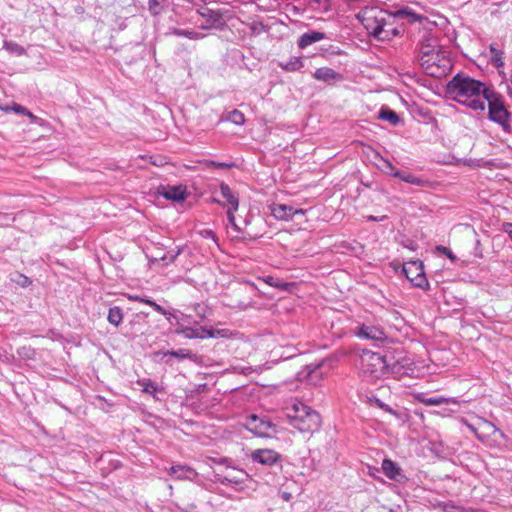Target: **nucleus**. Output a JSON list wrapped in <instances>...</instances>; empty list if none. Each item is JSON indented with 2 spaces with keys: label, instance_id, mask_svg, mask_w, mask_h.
<instances>
[{
  "label": "nucleus",
  "instance_id": "412c9836",
  "mask_svg": "<svg viewBox=\"0 0 512 512\" xmlns=\"http://www.w3.org/2000/svg\"><path fill=\"white\" fill-rule=\"evenodd\" d=\"M178 333H181L185 338H188V339H194V338H199V339H205L207 338V329L206 328H184L180 331H178Z\"/></svg>",
  "mask_w": 512,
  "mask_h": 512
},
{
  "label": "nucleus",
  "instance_id": "f8f14e48",
  "mask_svg": "<svg viewBox=\"0 0 512 512\" xmlns=\"http://www.w3.org/2000/svg\"><path fill=\"white\" fill-rule=\"evenodd\" d=\"M269 208L271 215L277 220L290 221L293 219V207L289 205L273 203Z\"/></svg>",
  "mask_w": 512,
  "mask_h": 512
},
{
  "label": "nucleus",
  "instance_id": "864d4df0",
  "mask_svg": "<svg viewBox=\"0 0 512 512\" xmlns=\"http://www.w3.org/2000/svg\"><path fill=\"white\" fill-rule=\"evenodd\" d=\"M404 374H407V375H413L414 374V370L412 368H407L404 372Z\"/></svg>",
  "mask_w": 512,
  "mask_h": 512
},
{
  "label": "nucleus",
  "instance_id": "e433bc0d",
  "mask_svg": "<svg viewBox=\"0 0 512 512\" xmlns=\"http://www.w3.org/2000/svg\"><path fill=\"white\" fill-rule=\"evenodd\" d=\"M164 0H149V11L153 15H158L162 10V3Z\"/></svg>",
  "mask_w": 512,
  "mask_h": 512
},
{
  "label": "nucleus",
  "instance_id": "39448f33",
  "mask_svg": "<svg viewBox=\"0 0 512 512\" xmlns=\"http://www.w3.org/2000/svg\"><path fill=\"white\" fill-rule=\"evenodd\" d=\"M400 362L389 365L384 356L372 351H363L360 355L359 368L364 377L369 380L380 379L386 374H399Z\"/></svg>",
  "mask_w": 512,
  "mask_h": 512
},
{
  "label": "nucleus",
  "instance_id": "9d476101",
  "mask_svg": "<svg viewBox=\"0 0 512 512\" xmlns=\"http://www.w3.org/2000/svg\"><path fill=\"white\" fill-rule=\"evenodd\" d=\"M166 471L176 480L196 481L199 475L193 467L186 464L172 465Z\"/></svg>",
  "mask_w": 512,
  "mask_h": 512
},
{
  "label": "nucleus",
  "instance_id": "6e6d98bb",
  "mask_svg": "<svg viewBox=\"0 0 512 512\" xmlns=\"http://www.w3.org/2000/svg\"><path fill=\"white\" fill-rule=\"evenodd\" d=\"M316 2H320L321 0H315Z\"/></svg>",
  "mask_w": 512,
  "mask_h": 512
},
{
  "label": "nucleus",
  "instance_id": "473e14b6",
  "mask_svg": "<svg viewBox=\"0 0 512 512\" xmlns=\"http://www.w3.org/2000/svg\"><path fill=\"white\" fill-rule=\"evenodd\" d=\"M207 338H230L234 334L229 329H207Z\"/></svg>",
  "mask_w": 512,
  "mask_h": 512
},
{
  "label": "nucleus",
  "instance_id": "2f4dec72",
  "mask_svg": "<svg viewBox=\"0 0 512 512\" xmlns=\"http://www.w3.org/2000/svg\"><path fill=\"white\" fill-rule=\"evenodd\" d=\"M226 121H229L235 125L242 126L245 124V116L244 114L235 109L228 113L227 117L225 118Z\"/></svg>",
  "mask_w": 512,
  "mask_h": 512
},
{
  "label": "nucleus",
  "instance_id": "f257e3e1",
  "mask_svg": "<svg viewBox=\"0 0 512 512\" xmlns=\"http://www.w3.org/2000/svg\"><path fill=\"white\" fill-rule=\"evenodd\" d=\"M489 89L479 80L456 75L448 84L449 95L458 103L475 111L484 110L485 92Z\"/></svg>",
  "mask_w": 512,
  "mask_h": 512
},
{
  "label": "nucleus",
  "instance_id": "c756f323",
  "mask_svg": "<svg viewBox=\"0 0 512 512\" xmlns=\"http://www.w3.org/2000/svg\"><path fill=\"white\" fill-rule=\"evenodd\" d=\"M3 48L11 54L22 56L26 54V50L23 46L13 41H4Z\"/></svg>",
  "mask_w": 512,
  "mask_h": 512
},
{
  "label": "nucleus",
  "instance_id": "5701e85b",
  "mask_svg": "<svg viewBox=\"0 0 512 512\" xmlns=\"http://www.w3.org/2000/svg\"><path fill=\"white\" fill-rule=\"evenodd\" d=\"M227 216H228V221H229V224H230V229L232 230V232H231L232 237H234V238H243L244 236H242V235H243L244 231L236 223L234 212L232 210H228L227 211Z\"/></svg>",
  "mask_w": 512,
  "mask_h": 512
},
{
  "label": "nucleus",
  "instance_id": "a211bd4d",
  "mask_svg": "<svg viewBox=\"0 0 512 512\" xmlns=\"http://www.w3.org/2000/svg\"><path fill=\"white\" fill-rule=\"evenodd\" d=\"M220 191L222 196L227 200V202L231 205V208L229 210H232L233 212L238 210L239 207V200L238 198L232 193V190L226 183L220 184Z\"/></svg>",
  "mask_w": 512,
  "mask_h": 512
},
{
  "label": "nucleus",
  "instance_id": "cd10ccee",
  "mask_svg": "<svg viewBox=\"0 0 512 512\" xmlns=\"http://www.w3.org/2000/svg\"><path fill=\"white\" fill-rule=\"evenodd\" d=\"M489 49L492 54V57H491L492 64L497 68H503L504 67L503 52L498 50L494 44H491Z\"/></svg>",
  "mask_w": 512,
  "mask_h": 512
},
{
  "label": "nucleus",
  "instance_id": "a18cd8bd",
  "mask_svg": "<svg viewBox=\"0 0 512 512\" xmlns=\"http://www.w3.org/2000/svg\"><path fill=\"white\" fill-rule=\"evenodd\" d=\"M502 229L512 240V223H510V222L503 223Z\"/></svg>",
  "mask_w": 512,
  "mask_h": 512
},
{
  "label": "nucleus",
  "instance_id": "4be33fe9",
  "mask_svg": "<svg viewBox=\"0 0 512 512\" xmlns=\"http://www.w3.org/2000/svg\"><path fill=\"white\" fill-rule=\"evenodd\" d=\"M382 471L390 479H396L399 475V468L390 459H384L382 462Z\"/></svg>",
  "mask_w": 512,
  "mask_h": 512
},
{
  "label": "nucleus",
  "instance_id": "5fc2aeb1",
  "mask_svg": "<svg viewBox=\"0 0 512 512\" xmlns=\"http://www.w3.org/2000/svg\"><path fill=\"white\" fill-rule=\"evenodd\" d=\"M247 283H248L251 287L256 288V286H255V284H254V283L249 282V281H248Z\"/></svg>",
  "mask_w": 512,
  "mask_h": 512
},
{
  "label": "nucleus",
  "instance_id": "9b49d317",
  "mask_svg": "<svg viewBox=\"0 0 512 512\" xmlns=\"http://www.w3.org/2000/svg\"><path fill=\"white\" fill-rule=\"evenodd\" d=\"M357 335L360 338L373 341H385L387 339L385 331L381 327L374 325H361L358 329Z\"/></svg>",
  "mask_w": 512,
  "mask_h": 512
},
{
  "label": "nucleus",
  "instance_id": "393cba45",
  "mask_svg": "<svg viewBox=\"0 0 512 512\" xmlns=\"http://www.w3.org/2000/svg\"><path fill=\"white\" fill-rule=\"evenodd\" d=\"M107 320L110 324L118 326L123 320V313L120 307H112L108 311Z\"/></svg>",
  "mask_w": 512,
  "mask_h": 512
},
{
  "label": "nucleus",
  "instance_id": "603ef678",
  "mask_svg": "<svg viewBox=\"0 0 512 512\" xmlns=\"http://www.w3.org/2000/svg\"><path fill=\"white\" fill-rule=\"evenodd\" d=\"M251 306V302H248V303H239L238 307L241 308V309H247L248 307Z\"/></svg>",
  "mask_w": 512,
  "mask_h": 512
},
{
  "label": "nucleus",
  "instance_id": "ea45409f",
  "mask_svg": "<svg viewBox=\"0 0 512 512\" xmlns=\"http://www.w3.org/2000/svg\"><path fill=\"white\" fill-rule=\"evenodd\" d=\"M18 354L22 357L33 358L35 352L31 348L22 347L21 349L18 350Z\"/></svg>",
  "mask_w": 512,
  "mask_h": 512
},
{
  "label": "nucleus",
  "instance_id": "20e7f679",
  "mask_svg": "<svg viewBox=\"0 0 512 512\" xmlns=\"http://www.w3.org/2000/svg\"><path fill=\"white\" fill-rule=\"evenodd\" d=\"M289 423L300 433H315L321 427L319 413L302 402H294L287 408Z\"/></svg>",
  "mask_w": 512,
  "mask_h": 512
},
{
  "label": "nucleus",
  "instance_id": "423d86ee",
  "mask_svg": "<svg viewBox=\"0 0 512 512\" xmlns=\"http://www.w3.org/2000/svg\"><path fill=\"white\" fill-rule=\"evenodd\" d=\"M484 101L488 103L490 120L498 123L505 131H508L510 128L509 113L502 97L490 89L485 92Z\"/></svg>",
  "mask_w": 512,
  "mask_h": 512
},
{
  "label": "nucleus",
  "instance_id": "c85d7f7f",
  "mask_svg": "<svg viewBox=\"0 0 512 512\" xmlns=\"http://www.w3.org/2000/svg\"><path fill=\"white\" fill-rule=\"evenodd\" d=\"M258 279L263 281L267 285H269L271 287L278 288L280 290H288L290 288V286L292 285L291 283L278 281L272 276L259 277Z\"/></svg>",
  "mask_w": 512,
  "mask_h": 512
},
{
  "label": "nucleus",
  "instance_id": "3c124183",
  "mask_svg": "<svg viewBox=\"0 0 512 512\" xmlns=\"http://www.w3.org/2000/svg\"><path fill=\"white\" fill-rule=\"evenodd\" d=\"M205 233L208 237H211L215 242L217 241L216 235L214 234L213 231L209 230V231H205Z\"/></svg>",
  "mask_w": 512,
  "mask_h": 512
},
{
  "label": "nucleus",
  "instance_id": "58836bf2",
  "mask_svg": "<svg viewBox=\"0 0 512 512\" xmlns=\"http://www.w3.org/2000/svg\"><path fill=\"white\" fill-rule=\"evenodd\" d=\"M169 355L174 356L179 359H185L190 357V351L186 349H180L178 351H170L168 352Z\"/></svg>",
  "mask_w": 512,
  "mask_h": 512
},
{
  "label": "nucleus",
  "instance_id": "b1692460",
  "mask_svg": "<svg viewBox=\"0 0 512 512\" xmlns=\"http://www.w3.org/2000/svg\"><path fill=\"white\" fill-rule=\"evenodd\" d=\"M391 175L396 177V178L401 179L402 181H404L406 183H410V184H413V185L420 186V185L423 184V180H421L420 178L415 177L414 175H412L410 173H403V172H400V171H395V172H391Z\"/></svg>",
  "mask_w": 512,
  "mask_h": 512
},
{
  "label": "nucleus",
  "instance_id": "37998d69",
  "mask_svg": "<svg viewBox=\"0 0 512 512\" xmlns=\"http://www.w3.org/2000/svg\"><path fill=\"white\" fill-rule=\"evenodd\" d=\"M377 402H378L379 407L381 409H383L385 412H387L395 417L399 416L398 413L394 409H392L389 405H387L379 400Z\"/></svg>",
  "mask_w": 512,
  "mask_h": 512
},
{
  "label": "nucleus",
  "instance_id": "f3484780",
  "mask_svg": "<svg viewBox=\"0 0 512 512\" xmlns=\"http://www.w3.org/2000/svg\"><path fill=\"white\" fill-rule=\"evenodd\" d=\"M127 299L130 300V301H134V302H140V303H144L146 305H149L151 306L156 312L160 313L161 315L163 316H170L171 314L166 311L161 305L157 304L156 302L152 301L151 299L147 298V297H142L140 295H131V294H128L127 295Z\"/></svg>",
  "mask_w": 512,
  "mask_h": 512
},
{
  "label": "nucleus",
  "instance_id": "7ed1b4c3",
  "mask_svg": "<svg viewBox=\"0 0 512 512\" xmlns=\"http://www.w3.org/2000/svg\"><path fill=\"white\" fill-rule=\"evenodd\" d=\"M418 49L421 66L430 75H435L441 63L445 61L444 52L442 51L438 38L424 31L419 41Z\"/></svg>",
  "mask_w": 512,
  "mask_h": 512
},
{
  "label": "nucleus",
  "instance_id": "2eb2a0df",
  "mask_svg": "<svg viewBox=\"0 0 512 512\" xmlns=\"http://www.w3.org/2000/svg\"><path fill=\"white\" fill-rule=\"evenodd\" d=\"M249 479V474L242 469H233L222 480V483L239 485Z\"/></svg>",
  "mask_w": 512,
  "mask_h": 512
},
{
  "label": "nucleus",
  "instance_id": "1a4fd4ad",
  "mask_svg": "<svg viewBox=\"0 0 512 512\" xmlns=\"http://www.w3.org/2000/svg\"><path fill=\"white\" fill-rule=\"evenodd\" d=\"M245 427L259 437H266L269 435V431L274 429V425L257 415H251L246 421Z\"/></svg>",
  "mask_w": 512,
  "mask_h": 512
},
{
  "label": "nucleus",
  "instance_id": "ddd939ff",
  "mask_svg": "<svg viewBox=\"0 0 512 512\" xmlns=\"http://www.w3.org/2000/svg\"><path fill=\"white\" fill-rule=\"evenodd\" d=\"M168 200L181 202L186 199V188L183 185L168 186L161 193Z\"/></svg>",
  "mask_w": 512,
  "mask_h": 512
},
{
  "label": "nucleus",
  "instance_id": "6e6552de",
  "mask_svg": "<svg viewBox=\"0 0 512 512\" xmlns=\"http://www.w3.org/2000/svg\"><path fill=\"white\" fill-rule=\"evenodd\" d=\"M281 454L274 449L261 448L255 449L250 454V459L254 463L265 466H273L281 461Z\"/></svg>",
  "mask_w": 512,
  "mask_h": 512
},
{
  "label": "nucleus",
  "instance_id": "a878e982",
  "mask_svg": "<svg viewBox=\"0 0 512 512\" xmlns=\"http://www.w3.org/2000/svg\"><path fill=\"white\" fill-rule=\"evenodd\" d=\"M378 117L383 121H388L394 126L400 122V118L397 113L390 109H381Z\"/></svg>",
  "mask_w": 512,
  "mask_h": 512
},
{
  "label": "nucleus",
  "instance_id": "4c0bfd02",
  "mask_svg": "<svg viewBox=\"0 0 512 512\" xmlns=\"http://www.w3.org/2000/svg\"><path fill=\"white\" fill-rule=\"evenodd\" d=\"M2 110L5 111V112L13 111V112H15L17 114H22V115H25L27 113V111H28L27 108H25L24 106L19 105L17 103H13L10 106L2 108Z\"/></svg>",
  "mask_w": 512,
  "mask_h": 512
},
{
  "label": "nucleus",
  "instance_id": "bb28decb",
  "mask_svg": "<svg viewBox=\"0 0 512 512\" xmlns=\"http://www.w3.org/2000/svg\"><path fill=\"white\" fill-rule=\"evenodd\" d=\"M138 383L142 386V391L144 393L152 395V396H154L157 392L162 390L158 385H156L150 379H143V380L138 381Z\"/></svg>",
  "mask_w": 512,
  "mask_h": 512
},
{
  "label": "nucleus",
  "instance_id": "de8ad7c7",
  "mask_svg": "<svg viewBox=\"0 0 512 512\" xmlns=\"http://www.w3.org/2000/svg\"><path fill=\"white\" fill-rule=\"evenodd\" d=\"M25 116H27L34 123L40 122V119L36 115H34L32 112H30L29 110L27 111Z\"/></svg>",
  "mask_w": 512,
  "mask_h": 512
},
{
  "label": "nucleus",
  "instance_id": "6ab92c4d",
  "mask_svg": "<svg viewBox=\"0 0 512 512\" xmlns=\"http://www.w3.org/2000/svg\"><path fill=\"white\" fill-rule=\"evenodd\" d=\"M416 400L419 401L420 403L426 405V406H436V405H442V404H447V403H450V402H453L455 403L456 401L454 400H451L449 398H445V397H430V398H426L423 396V394L419 393L415 396Z\"/></svg>",
  "mask_w": 512,
  "mask_h": 512
},
{
  "label": "nucleus",
  "instance_id": "49530a36",
  "mask_svg": "<svg viewBox=\"0 0 512 512\" xmlns=\"http://www.w3.org/2000/svg\"><path fill=\"white\" fill-rule=\"evenodd\" d=\"M179 252L175 253V254H170L169 256L168 255H165L161 258L162 261L165 262V264H168V263H171V262H174L176 257L178 256Z\"/></svg>",
  "mask_w": 512,
  "mask_h": 512
},
{
  "label": "nucleus",
  "instance_id": "c9c22d12",
  "mask_svg": "<svg viewBox=\"0 0 512 512\" xmlns=\"http://www.w3.org/2000/svg\"><path fill=\"white\" fill-rule=\"evenodd\" d=\"M172 33L179 37H186L189 39H198L201 34L192 30H184V29H173Z\"/></svg>",
  "mask_w": 512,
  "mask_h": 512
},
{
  "label": "nucleus",
  "instance_id": "4468645a",
  "mask_svg": "<svg viewBox=\"0 0 512 512\" xmlns=\"http://www.w3.org/2000/svg\"><path fill=\"white\" fill-rule=\"evenodd\" d=\"M313 77L318 81L330 82L342 80V76L329 67H321L315 70Z\"/></svg>",
  "mask_w": 512,
  "mask_h": 512
},
{
  "label": "nucleus",
  "instance_id": "8fccbe9b",
  "mask_svg": "<svg viewBox=\"0 0 512 512\" xmlns=\"http://www.w3.org/2000/svg\"><path fill=\"white\" fill-rule=\"evenodd\" d=\"M305 214V210L303 209H294L293 208V216L295 215H304Z\"/></svg>",
  "mask_w": 512,
  "mask_h": 512
},
{
  "label": "nucleus",
  "instance_id": "0eeeda50",
  "mask_svg": "<svg viewBox=\"0 0 512 512\" xmlns=\"http://www.w3.org/2000/svg\"><path fill=\"white\" fill-rule=\"evenodd\" d=\"M403 273L414 286L419 288H426L429 286L422 262L410 261L405 263L403 265Z\"/></svg>",
  "mask_w": 512,
  "mask_h": 512
},
{
  "label": "nucleus",
  "instance_id": "79ce46f5",
  "mask_svg": "<svg viewBox=\"0 0 512 512\" xmlns=\"http://www.w3.org/2000/svg\"><path fill=\"white\" fill-rule=\"evenodd\" d=\"M205 164L208 167H216V168H228L231 167L232 164H227L225 162H216V161H206Z\"/></svg>",
  "mask_w": 512,
  "mask_h": 512
},
{
  "label": "nucleus",
  "instance_id": "aec40b11",
  "mask_svg": "<svg viewBox=\"0 0 512 512\" xmlns=\"http://www.w3.org/2000/svg\"><path fill=\"white\" fill-rule=\"evenodd\" d=\"M279 66L284 71L294 72L300 70L304 66V64L301 57L294 56L291 57L288 61L279 62Z\"/></svg>",
  "mask_w": 512,
  "mask_h": 512
},
{
  "label": "nucleus",
  "instance_id": "09e8293b",
  "mask_svg": "<svg viewBox=\"0 0 512 512\" xmlns=\"http://www.w3.org/2000/svg\"><path fill=\"white\" fill-rule=\"evenodd\" d=\"M291 497H292V496H291V493H289V492H283V493H282V499H283L284 501H289V500L291 499Z\"/></svg>",
  "mask_w": 512,
  "mask_h": 512
},
{
  "label": "nucleus",
  "instance_id": "7c9ffc66",
  "mask_svg": "<svg viewBox=\"0 0 512 512\" xmlns=\"http://www.w3.org/2000/svg\"><path fill=\"white\" fill-rule=\"evenodd\" d=\"M397 16L406 18L410 23L421 21L423 17L409 8H403L397 11Z\"/></svg>",
  "mask_w": 512,
  "mask_h": 512
},
{
  "label": "nucleus",
  "instance_id": "f704fd0d",
  "mask_svg": "<svg viewBox=\"0 0 512 512\" xmlns=\"http://www.w3.org/2000/svg\"><path fill=\"white\" fill-rule=\"evenodd\" d=\"M467 427L475 434L478 440H480L482 443L486 444L490 448H494L497 445L494 442L489 441L488 436L482 433H479L477 428H475L471 424H467Z\"/></svg>",
  "mask_w": 512,
  "mask_h": 512
},
{
  "label": "nucleus",
  "instance_id": "c03bdc74",
  "mask_svg": "<svg viewBox=\"0 0 512 512\" xmlns=\"http://www.w3.org/2000/svg\"><path fill=\"white\" fill-rule=\"evenodd\" d=\"M383 162H384L383 169H384L387 173H389L390 175H391V172L398 171V170H397V169L392 165V163H391L390 161H388V160H385V159H384V160H383Z\"/></svg>",
  "mask_w": 512,
  "mask_h": 512
},
{
  "label": "nucleus",
  "instance_id": "dca6fc26",
  "mask_svg": "<svg viewBox=\"0 0 512 512\" xmlns=\"http://www.w3.org/2000/svg\"><path fill=\"white\" fill-rule=\"evenodd\" d=\"M325 38V34L318 31H310L307 33L302 34L298 39V46L301 49H304L308 47L309 45H312L313 43H316L318 41H321Z\"/></svg>",
  "mask_w": 512,
  "mask_h": 512
},
{
  "label": "nucleus",
  "instance_id": "a19ab883",
  "mask_svg": "<svg viewBox=\"0 0 512 512\" xmlns=\"http://www.w3.org/2000/svg\"><path fill=\"white\" fill-rule=\"evenodd\" d=\"M437 250H438L440 253H442L443 255L447 256V257H448L449 259H451L452 261H454V260H455V258H456V257L454 256V254L452 253V251H451L449 248L445 247V246H438V247H437Z\"/></svg>",
  "mask_w": 512,
  "mask_h": 512
},
{
  "label": "nucleus",
  "instance_id": "72a5a7b5",
  "mask_svg": "<svg viewBox=\"0 0 512 512\" xmlns=\"http://www.w3.org/2000/svg\"><path fill=\"white\" fill-rule=\"evenodd\" d=\"M480 421L482 428L489 434H498L501 438L505 437V434L500 429H498L492 422L485 420L483 418H481Z\"/></svg>",
  "mask_w": 512,
  "mask_h": 512
},
{
  "label": "nucleus",
  "instance_id": "f03ea898",
  "mask_svg": "<svg viewBox=\"0 0 512 512\" xmlns=\"http://www.w3.org/2000/svg\"><path fill=\"white\" fill-rule=\"evenodd\" d=\"M386 12L377 8H365L356 18L362 23L367 32L381 41H390L400 35L401 30L393 22L386 20Z\"/></svg>",
  "mask_w": 512,
  "mask_h": 512
}]
</instances>
